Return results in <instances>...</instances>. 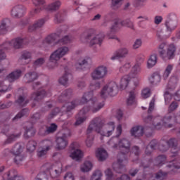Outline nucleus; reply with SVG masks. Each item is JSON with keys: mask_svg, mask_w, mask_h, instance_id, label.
I'll list each match as a JSON object with an SVG mask.
<instances>
[{"mask_svg": "<svg viewBox=\"0 0 180 180\" xmlns=\"http://www.w3.org/2000/svg\"><path fill=\"white\" fill-rule=\"evenodd\" d=\"M91 102L90 106H84L76 115V122L75 126H79L82 124L85 120H86V113L88 112H92V113H96L105 106V102H99L96 97H94V91L86 92L83 94L81 101L79 99H75L72 102H69L66 104V112H71L73 109H75L78 105H85Z\"/></svg>", "mask_w": 180, "mask_h": 180, "instance_id": "nucleus-1", "label": "nucleus"}, {"mask_svg": "<svg viewBox=\"0 0 180 180\" xmlns=\"http://www.w3.org/2000/svg\"><path fill=\"white\" fill-rule=\"evenodd\" d=\"M112 147L113 148H120L121 150H124L125 153L122 152L118 155V160L116 163L112 164V168L115 172L117 174H122L124 171V165L123 164H127V159H126V154L127 153H130V147L131 146V143L129 139L124 138L120 139L117 142H112Z\"/></svg>", "mask_w": 180, "mask_h": 180, "instance_id": "nucleus-2", "label": "nucleus"}, {"mask_svg": "<svg viewBox=\"0 0 180 180\" xmlns=\"http://www.w3.org/2000/svg\"><path fill=\"white\" fill-rule=\"evenodd\" d=\"M115 122H110L107 124H105V119L101 117H96L93 119L88 127L86 133L88 135L92 133L94 129L97 133L101 134V136H105V137H110L115 131Z\"/></svg>", "mask_w": 180, "mask_h": 180, "instance_id": "nucleus-3", "label": "nucleus"}, {"mask_svg": "<svg viewBox=\"0 0 180 180\" xmlns=\"http://www.w3.org/2000/svg\"><path fill=\"white\" fill-rule=\"evenodd\" d=\"M43 172H40L35 180H49L48 175H50L53 179L58 178L61 175L63 167L60 163L51 165V163H46L42 166Z\"/></svg>", "mask_w": 180, "mask_h": 180, "instance_id": "nucleus-4", "label": "nucleus"}, {"mask_svg": "<svg viewBox=\"0 0 180 180\" xmlns=\"http://www.w3.org/2000/svg\"><path fill=\"white\" fill-rule=\"evenodd\" d=\"M68 51H70L68 47L62 46L53 52L49 57V62L47 65L48 68L49 70H53V68H56V67L58 65V62L60 61V60L63 58L64 56L68 54Z\"/></svg>", "mask_w": 180, "mask_h": 180, "instance_id": "nucleus-5", "label": "nucleus"}, {"mask_svg": "<svg viewBox=\"0 0 180 180\" xmlns=\"http://www.w3.org/2000/svg\"><path fill=\"white\" fill-rule=\"evenodd\" d=\"M158 119L161 120V117H155L153 118V116L148 115L147 117L143 118V122L145 123H149L150 124H152L153 127H150L152 129L153 127H154V129H155L156 130H160V129H162V126H165V127H169V129H171V127H172V124H168V123L171 122L172 117L171 116L164 117L163 119L162 120V122H158L157 124H155V122H157Z\"/></svg>", "mask_w": 180, "mask_h": 180, "instance_id": "nucleus-6", "label": "nucleus"}, {"mask_svg": "<svg viewBox=\"0 0 180 180\" xmlns=\"http://www.w3.org/2000/svg\"><path fill=\"white\" fill-rule=\"evenodd\" d=\"M25 44V39L22 38H15L11 41H6L0 46V60H5L6 58V54L4 50H8L9 49H21Z\"/></svg>", "mask_w": 180, "mask_h": 180, "instance_id": "nucleus-7", "label": "nucleus"}, {"mask_svg": "<svg viewBox=\"0 0 180 180\" xmlns=\"http://www.w3.org/2000/svg\"><path fill=\"white\" fill-rule=\"evenodd\" d=\"M159 54L161 58L165 61L167 60H172L175 57V51H176V48L175 45L170 44L167 49V52L165 51V43H162L159 46Z\"/></svg>", "mask_w": 180, "mask_h": 180, "instance_id": "nucleus-8", "label": "nucleus"}, {"mask_svg": "<svg viewBox=\"0 0 180 180\" xmlns=\"http://www.w3.org/2000/svg\"><path fill=\"white\" fill-rule=\"evenodd\" d=\"M167 32H174L178 27V17L174 13H170L167 15V19L165 22Z\"/></svg>", "mask_w": 180, "mask_h": 180, "instance_id": "nucleus-9", "label": "nucleus"}, {"mask_svg": "<svg viewBox=\"0 0 180 180\" xmlns=\"http://www.w3.org/2000/svg\"><path fill=\"white\" fill-rule=\"evenodd\" d=\"M108 75V68L103 65L97 67L91 73V77L93 81L103 79Z\"/></svg>", "mask_w": 180, "mask_h": 180, "instance_id": "nucleus-10", "label": "nucleus"}, {"mask_svg": "<svg viewBox=\"0 0 180 180\" xmlns=\"http://www.w3.org/2000/svg\"><path fill=\"white\" fill-rule=\"evenodd\" d=\"M117 89V84L115 82H110L108 84L103 86L101 92V98H107L108 95L110 96H115L113 92Z\"/></svg>", "mask_w": 180, "mask_h": 180, "instance_id": "nucleus-11", "label": "nucleus"}, {"mask_svg": "<svg viewBox=\"0 0 180 180\" xmlns=\"http://www.w3.org/2000/svg\"><path fill=\"white\" fill-rule=\"evenodd\" d=\"M78 143L77 142H73L70 146V149L72 151L70 157L72 158V160H75V161H79L84 155L82 150L78 149Z\"/></svg>", "mask_w": 180, "mask_h": 180, "instance_id": "nucleus-12", "label": "nucleus"}, {"mask_svg": "<svg viewBox=\"0 0 180 180\" xmlns=\"http://www.w3.org/2000/svg\"><path fill=\"white\" fill-rule=\"evenodd\" d=\"M71 136V131H69L68 134L64 133L61 136H58L56 139V150H64L68 146V137Z\"/></svg>", "mask_w": 180, "mask_h": 180, "instance_id": "nucleus-13", "label": "nucleus"}, {"mask_svg": "<svg viewBox=\"0 0 180 180\" xmlns=\"http://www.w3.org/2000/svg\"><path fill=\"white\" fill-rule=\"evenodd\" d=\"M57 39H58V34H51L49 36H47L42 41V44L41 45V49H47L49 46H56L57 43H58V41H57Z\"/></svg>", "mask_w": 180, "mask_h": 180, "instance_id": "nucleus-14", "label": "nucleus"}, {"mask_svg": "<svg viewBox=\"0 0 180 180\" xmlns=\"http://www.w3.org/2000/svg\"><path fill=\"white\" fill-rule=\"evenodd\" d=\"M120 26L129 27V29H131V30H135L134 23L130 20H124L120 23H119L117 21H115L114 25L111 27V32H117V30L120 29Z\"/></svg>", "mask_w": 180, "mask_h": 180, "instance_id": "nucleus-15", "label": "nucleus"}, {"mask_svg": "<svg viewBox=\"0 0 180 180\" xmlns=\"http://www.w3.org/2000/svg\"><path fill=\"white\" fill-rule=\"evenodd\" d=\"M25 12L26 7L23 6V5H17L12 8L11 15L12 18H22V16L25 15Z\"/></svg>", "mask_w": 180, "mask_h": 180, "instance_id": "nucleus-16", "label": "nucleus"}, {"mask_svg": "<svg viewBox=\"0 0 180 180\" xmlns=\"http://www.w3.org/2000/svg\"><path fill=\"white\" fill-rule=\"evenodd\" d=\"M47 96H51V94L46 92L45 90L35 91L31 94L30 99L34 102H40Z\"/></svg>", "mask_w": 180, "mask_h": 180, "instance_id": "nucleus-17", "label": "nucleus"}, {"mask_svg": "<svg viewBox=\"0 0 180 180\" xmlns=\"http://www.w3.org/2000/svg\"><path fill=\"white\" fill-rule=\"evenodd\" d=\"M159 147L160 142H158L157 139L152 140L146 148V155H151V153H153L154 150H159Z\"/></svg>", "mask_w": 180, "mask_h": 180, "instance_id": "nucleus-18", "label": "nucleus"}, {"mask_svg": "<svg viewBox=\"0 0 180 180\" xmlns=\"http://www.w3.org/2000/svg\"><path fill=\"white\" fill-rule=\"evenodd\" d=\"M166 143L169 148H172L176 150V151H172V157H176L178 155V140L175 138H171L170 139L166 141Z\"/></svg>", "mask_w": 180, "mask_h": 180, "instance_id": "nucleus-19", "label": "nucleus"}, {"mask_svg": "<svg viewBox=\"0 0 180 180\" xmlns=\"http://www.w3.org/2000/svg\"><path fill=\"white\" fill-rule=\"evenodd\" d=\"M131 136L135 137V139H139L144 134V127L141 125H137L133 127L130 130Z\"/></svg>", "mask_w": 180, "mask_h": 180, "instance_id": "nucleus-20", "label": "nucleus"}, {"mask_svg": "<svg viewBox=\"0 0 180 180\" xmlns=\"http://www.w3.org/2000/svg\"><path fill=\"white\" fill-rule=\"evenodd\" d=\"M49 19V17H45L37 20L32 25L28 27V31L34 32L36 29H40V27H43V26H44V23H46Z\"/></svg>", "mask_w": 180, "mask_h": 180, "instance_id": "nucleus-21", "label": "nucleus"}, {"mask_svg": "<svg viewBox=\"0 0 180 180\" xmlns=\"http://www.w3.org/2000/svg\"><path fill=\"white\" fill-rule=\"evenodd\" d=\"M4 180H25L22 176H18L15 170H10L3 176Z\"/></svg>", "mask_w": 180, "mask_h": 180, "instance_id": "nucleus-22", "label": "nucleus"}, {"mask_svg": "<svg viewBox=\"0 0 180 180\" xmlns=\"http://www.w3.org/2000/svg\"><path fill=\"white\" fill-rule=\"evenodd\" d=\"M128 54L129 50L127 49L121 48L114 53L113 56L111 57V60L113 61L117 60V58H124Z\"/></svg>", "mask_w": 180, "mask_h": 180, "instance_id": "nucleus-23", "label": "nucleus"}, {"mask_svg": "<svg viewBox=\"0 0 180 180\" xmlns=\"http://www.w3.org/2000/svg\"><path fill=\"white\" fill-rule=\"evenodd\" d=\"M61 6V1L60 0H53V2L49 4L47 6L45 7L46 11H50L53 12H56V11H58Z\"/></svg>", "mask_w": 180, "mask_h": 180, "instance_id": "nucleus-24", "label": "nucleus"}, {"mask_svg": "<svg viewBox=\"0 0 180 180\" xmlns=\"http://www.w3.org/2000/svg\"><path fill=\"white\" fill-rule=\"evenodd\" d=\"M103 39H105V34L103 33L98 34L90 40L89 45L91 46H95V44H99L101 46L102 41H103Z\"/></svg>", "mask_w": 180, "mask_h": 180, "instance_id": "nucleus-25", "label": "nucleus"}, {"mask_svg": "<svg viewBox=\"0 0 180 180\" xmlns=\"http://www.w3.org/2000/svg\"><path fill=\"white\" fill-rule=\"evenodd\" d=\"M71 96H72V89H66L63 91L61 95L58 97V102H67V99H70Z\"/></svg>", "mask_w": 180, "mask_h": 180, "instance_id": "nucleus-26", "label": "nucleus"}, {"mask_svg": "<svg viewBox=\"0 0 180 180\" xmlns=\"http://www.w3.org/2000/svg\"><path fill=\"white\" fill-rule=\"evenodd\" d=\"M45 127V129H45L44 132H41L42 129H40L39 133L41 136H46V134H51V133H54V131H57L58 126L55 123H52L49 127Z\"/></svg>", "mask_w": 180, "mask_h": 180, "instance_id": "nucleus-27", "label": "nucleus"}, {"mask_svg": "<svg viewBox=\"0 0 180 180\" xmlns=\"http://www.w3.org/2000/svg\"><path fill=\"white\" fill-rule=\"evenodd\" d=\"M141 72V64L139 63H135V65L131 68V72L129 74L132 78H137V75Z\"/></svg>", "mask_w": 180, "mask_h": 180, "instance_id": "nucleus-28", "label": "nucleus"}, {"mask_svg": "<svg viewBox=\"0 0 180 180\" xmlns=\"http://www.w3.org/2000/svg\"><path fill=\"white\" fill-rule=\"evenodd\" d=\"M72 79V75L71 73L65 71V74L59 79V84L63 85V86H68V80Z\"/></svg>", "mask_w": 180, "mask_h": 180, "instance_id": "nucleus-29", "label": "nucleus"}, {"mask_svg": "<svg viewBox=\"0 0 180 180\" xmlns=\"http://www.w3.org/2000/svg\"><path fill=\"white\" fill-rule=\"evenodd\" d=\"M21 75H22V70H16L12 72L11 73H10L7 76V79L10 82H13L16 81V79H19V78H20Z\"/></svg>", "mask_w": 180, "mask_h": 180, "instance_id": "nucleus-30", "label": "nucleus"}, {"mask_svg": "<svg viewBox=\"0 0 180 180\" xmlns=\"http://www.w3.org/2000/svg\"><path fill=\"white\" fill-rule=\"evenodd\" d=\"M167 168L169 174H176V172H178V169H180V163H176L175 160H173V162H170L167 165Z\"/></svg>", "mask_w": 180, "mask_h": 180, "instance_id": "nucleus-31", "label": "nucleus"}, {"mask_svg": "<svg viewBox=\"0 0 180 180\" xmlns=\"http://www.w3.org/2000/svg\"><path fill=\"white\" fill-rule=\"evenodd\" d=\"M132 77L129 75H124L121 78L120 82V88L121 89H126V87L129 86L130 81H131Z\"/></svg>", "mask_w": 180, "mask_h": 180, "instance_id": "nucleus-32", "label": "nucleus"}, {"mask_svg": "<svg viewBox=\"0 0 180 180\" xmlns=\"http://www.w3.org/2000/svg\"><path fill=\"white\" fill-rule=\"evenodd\" d=\"M96 157L98 161H105L108 158V152L103 148H98L96 152Z\"/></svg>", "mask_w": 180, "mask_h": 180, "instance_id": "nucleus-33", "label": "nucleus"}, {"mask_svg": "<svg viewBox=\"0 0 180 180\" xmlns=\"http://www.w3.org/2000/svg\"><path fill=\"white\" fill-rule=\"evenodd\" d=\"M91 63H92V59L90 57L87 56L84 58L82 62H79L76 64V68L77 70H84L86 65H88V64H91Z\"/></svg>", "mask_w": 180, "mask_h": 180, "instance_id": "nucleus-34", "label": "nucleus"}, {"mask_svg": "<svg viewBox=\"0 0 180 180\" xmlns=\"http://www.w3.org/2000/svg\"><path fill=\"white\" fill-rule=\"evenodd\" d=\"M37 78H39V75H37V72H30L25 74L24 77V79H25L28 84L33 82V81H36Z\"/></svg>", "mask_w": 180, "mask_h": 180, "instance_id": "nucleus-35", "label": "nucleus"}, {"mask_svg": "<svg viewBox=\"0 0 180 180\" xmlns=\"http://www.w3.org/2000/svg\"><path fill=\"white\" fill-rule=\"evenodd\" d=\"M30 100L27 98V96L26 95H20L18 98V99L15 101V103L18 104V106H21L23 108V106H26L27 103H29Z\"/></svg>", "mask_w": 180, "mask_h": 180, "instance_id": "nucleus-36", "label": "nucleus"}, {"mask_svg": "<svg viewBox=\"0 0 180 180\" xmlns=\"http://www.w3.org/2000/svg\"><path fill=\"white\" fill-rule=\"evenodd\" d=\"M149 82L152 85H158L161 82V75L157 72L152 74L149 77Z\"/></svg>", "mask_w": 180, "mask_h": 180, "instance_id": "nucleus-37", "label": "nucleus"}, {"mask_svg": "<svg viewBox=\"0 0 180 180\" xmlns=\"http://www.w3.org/2000/svg\"><path fill=\"white\" fill-rule=\"evenodd\" d=\"M167 175L168 173L163 172L162 171L160 170L154 176V174H148V176H150L148 180H153V178H155V179L159 180H164L167 178Z\"/></svg>", "mask_w": 180, "mask_h": 180, "instance_id": "nucleus-38", "label": "nucleus"}, {"mask_svg": "<svg viewBox=\"0 0 180 180\" xmlns=\"http://www.w3.org/2000/svg\"><path fill=\"white\" fill-rule=\"evenodd\" d=\"M131 154H134L135 155V160H132L133 162H136V161H139V157L140 154H141V150L140 147L137 146H134L131 147V150H129Z\"/></svg>", "mask_w": 180, "mask_h": 180, "instance_id": "nucleus-39", "label": "nucleus"}, {"mask_svg": "<svg viewBox=\"0 0 180 180\" xmlns=\"http://www.w3.org/2000/svg\"><path fill=\"white\" fill-rule=\"evenodd\" d=\"M167 161V156L164 155H160L155 159V165L156 167H162Z\"/></svg>", "mask_w": 180, "mask_h": 180, "instance_id": "nucleus-40", "label": "nucleus"}, {"mask_svg": "<svg viewBox=\"0 0 180 180\" xmlns=\"http://www.w3.org/2000/svg\"><path fill=\"white\" fill-rule=\"evenodd\" d=\"M122 124H118L117 127V136L112 137L108 142V144L109 146H112V143H117V140H119V136L120 134H122Z\"/></svg>", "mask_w": 180, "mask_h": 180, "instance_id": "nucleus-41", "label": "nucleus"}, {"mask_svg": "<svg viewBox=\"0 0 180 180\" xmlns=\"http://www.w3.org/2000/svg\"><path fill=\"white\" fill-rule=\"evenodd\" d=\"M27 115H29V109L24 108L13 118V122H18L19 119H22L23 116H27Z\"/></svg>", "mask_w": 180, "mask_h": 180, "instance_id": "nucleus-42", "label": "nucleus"}, {"mask_svg": "<svg viewBox=\"0 0 180 180\" xmlns=\"http://www.w3.org/2000/svg\"><path fill=\"white\" fill-rule=\"evenodd\" d=\"M36 134V129L33 128V125H32L30 128H26L24 137L25 139H30V137H33Z\"/></svg>", "mask_w": 180, "mask_h": 180, "instance_id": "nucleus-43", "label": "nucleus"}, {"mask_svg": "<svg viewBox=\"0 0 180 180\" xmlns=\"http://www.w3.org/2000/svg\"><path fill=\"white\" fill-rule=\"evenodd\" d=\"M31 59H32V53L27 51H24L22 53V55H21V61H26L25 63L26 64H29V63H30L31 61Z\"/></svg>", "mask_w": 180, "mask_h": 180, "instance_id": "nucleus-44", "label": "nucleus"}, {"mask_svg": "<svg viewBox=\"0 0 180 180\" xmlns=\"http://www.w3.org/2000/svg\"><path fill=\"white\" fill-rule=\"evenodd\" d=\"M136 103V93L134 91H130L128 98L127 99V106H131Z\"/></svg>", "mask_w": 180, "mask_h": 180, "instance_id": "nucleus-45", "label": "nucleus"}, {"mask_svg": "<svg viewBox=\"0 0 180 180\" xmlns=\"http://www.w3.org/2000/svg\"><path fill=\"white\" fill-rule=\"evenodd\" d=\"M22 151L23 147H22V145H20V143H16L11 149V153L14 155H16L18 154H22Z\"/></svg>", "mask_w": 180, "mask_h": 180, "instance_id": "nucleus-46", "label": "nucleus"}, {"mask_svg": "<svg viewBox=\"0 0 180 180\" xmlns=\"http://www.w3.org/2000/svg\"><path fill=\"white\" fill-rule=\"evenodd\" d=\"M92 162L89 161H86L81 166V171L82 172H89L91 169H92Z\"/></svg>", "mask_w": 180, "mask_h": 180, "instance_id": "nucleus-47", "label": "nucleus"}, {"mask_svg": "<svg viewBox=\"0 0 180 180\" xmlns=\"http://www.w3.org/2000/svg\"><path fill=\"white\" fill-rule=\"evenodd\" d=\"M65 19V13L59 12L55 15L54 22L62 23Z\"/></svg>", "mask_w": 180, "mask_h": 180, "instance_id": "nucleus-48", "label": "nucleus"}, {"mask_svg": "<svg viewBox=\"0 0 180 180\" xmlns=\"http://www.w3.org/2000/svg\"><path fill=\"white\" fill-rule=\"evenodd\" d=\"M157 64V54H152L148 60V68H153Z\"/></svg>", "mask_w": 180, "mask_h": 180, "instance_id": "nucleus-49", "label": "nucleus"}, {"mask_svg": "<svg viewBox=\"0 0 180 180\" xmlns=\"http://www.w3.org/2000/svg\"><path fill=\"white\" fill-rule=\"evenodd\" d=\"M37 146V143L36 141L31 140L27 144V150L29 153H33L34 150H36V146Z\"/></svg>", "mask_w": 180, "mask_h": 180, "instance_id": "nucleus-50", "label": "nucleus"}, {"mask_svg": "<svg viewBox=\"0 0 180 180\" xmlns=\"http://www.w3.org/2000/svg\"><path fill=\"white\" fill-rule=\"evenodd\" d=\"M168 150H169V148L168 147V144H167V141L161 140L159 143V151L165 153Z\"/></svg>", "mask_w": 180, "mask_h": 180, "instance_id": "nucleus-51", "label": "nucleus"}, {"mask_svg": "<svg viewBox=\"0 0 180 180\" xmlns=\"http://www.w3.org/2000/svg\"><path fill=\"white\" fill-rule=\"evenodd\" d=\"M19 137H20V134H11L8 136L7 140L5 141V144H11V143H13V141H16Z\"/></svg>", "mask_w": 180, "mask_h": 180, "instance_id": "nucleus-52", "label": "nucleus"}, {"mask_svg": "<svg viewBox=\"0 0 180 180\" xmlns=\"http://www.w3.org/2000/svg\"><path fill=\"white\" fill-rule=\"evenodd\" d=\"M174 68V66L172 65H168L163 73V79H167L169 77V74H171V71H172V69Z\"/></svg>", "mask_w": 180, "mask_h": 180, "instance_id": "nucleus-53", "label": "nucleus"}, {"mask_svg": "<svg viewBox=\"0 0 180 180\" xmlns=\"http://www.w3.org/2000/svg\"><path fill=\"white\" fill-rule=\"evenodd\" d=\"M151 96V90L149 88H145L141 91V97L143 99H147Z\"/></svg>", "mask_w": 180, "mask_h": 180, "instance_id": "nucleus-54", "label": "nucleus"}, {"mask_svg": "<svg viewBox=\"0 0 180 180\" xmlns=\"http://www.w3.org/2000/svg\"><path fill=\"white\" fill-rule=\"evenodd\" d=\"M102 179V172L101 170H96L91 176V180H101Z\"/></svg>", "mask_w": 180, "mask_h": 180, "instance_id": "nucleus-55", "label": "nucleus"}, {"mask_svg": "<svg viewBox=\"0 0 180 180\" xmlns=\"http://www.w3.org/2000/svg\"><path fill=\"white\" fill-rule=\"evenodd\" d=\"M8 33V26L5 21H2L0 25V34H6Z\"/></svg>", "mask_w": 180, "mask_h": 180, "instance_id": "nucleus-56", "label": "nucleus"}, {"mask_svg": "<svg viewBox=\"0 0 180 180\" xmlns=\"http://www.w3.org/2000/svg\"><path fill=\"white\" fill-rule=\"evenodd\" d=\"M25 160V155H22V153H18L15 155L14 162L19 165Z\"/></svg>", "mask_w": 180, "mask_h": 180, "instance_id": "nucleus-57", "label": "nucleus"}, {"mask_svg": "<svg viewBox=\"0 0 180 180\" xmlns=\"http://www.w3.org/2000/svg\"><path fill=\"white\" fill-rule=\"evenodd\" d=\"M49 151H50L49 148H46L43 147L41 149H39L37 151V157H39V158H41V157H44V155H46Z\"/></svg>", "mask_w": 180, "mask_h": 180, "instance_id": "nucleus-58", "label": "nucleus"}, {"mask_svg": "<svg viewBox=\"0 0 180 180\" xmlns=\"http://www.w3.org/2000/svg\"><path fill=\"white\" fill-rule=\"evenodd\" d=\"M61 111V109L59 108H55L52 112L48 115V119L50 120V119H53L55 116H57L58 113H60Z\"/></svg>", "mask_w": 180, "mask_h": 180, "instance_id": "nucleus-59", "label": "nucleus"}, {"mask_svg": "<svg viewBox=\"0 0 180 180\" xmlns=\"http://www.w3.org/2000/svg\"><path fill=\"white\" fill-rule=\"evenodd\" d=\"M146 1L147 0H134V6L135 8H143Z\"/></svg>", "mask_w": 180, "mask_h": 180, "instance_id": "nucleus-60", "label": "nucleus"}, {"mask_svg": "<svg viewBox=\"0 0 180 180\" xmlns=\"http://www.w3.org/2000/svg\"><path fill=\"white\" fill-rule=\"evenodd\" d=\"M131 68V64H130V63H127L120 68V72H127Z\"/></svg>", "mask_w": 180, "mask_h": 180, "instance_id": "nucleus-61", "label": "nucleus"}, {"mask_svg": "<svg viewBox=\"0 0 180 180\" xmlns=\"http://www.w3.org/2000/svg\"><path fill=\"white\" fill-rule=\"evenodd\" d=\"M41 117V115L40 114V112H35L31 117V122H32V123H36V122L40 120Z\"/></svg>", "mask_w": 180, "mask_h": 180, "instance_id": "nucleus-62", "label": "nucleus"}, {"mask_svg": "<svg viewBox=\"0 0 180 180\" xmlns=\"http://www.w3.org/2000/svg\"><path fill=\"white\" fill-rule=\"evenodd\" d=\"M42 143L44 146V148H48V150H50L51 147L53 146V141L49 139H45L42 141Z\"/></svg>", "mask_w": 180, "mask_h": 180, "instance_id": "nucleus-63", "label": "nucleus"}, {"mask_svg": "<svg viewBox=\"0 0 180 180\" xmlns=\"http://www.w3.org/2000/svg\"><path fill=\"white\" fill-rule=\"evenodd\" d=\"M44 58H38L37 60L34 62V67H40L41 65H43V64H44Z\"/></svg>", "mask_w": 180, "mask_h": 180, "instance_id": "nucleus-64", "label": "nucleus"}]
</instances>
